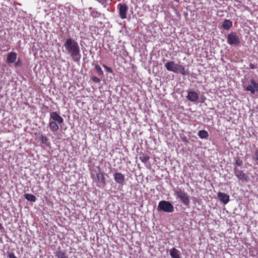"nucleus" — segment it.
<instances>
[{
  "label": "nucleus",
  "instance_id": "bb28decb",
  "mask_svg": "<svg viewBox=\"0 0 258 258\" xmlns=\"http://www.w3.org/2000/svg\"><path fill=\"white\" fill-rule=\"evenodd\" d=\"M22 64V63L21 62V61L20 60H18L17 61H16L15 63V67H18V66H21Z\"/></svg>",
  "mask_w": 258,
  "mask_h": 258
},
{
  "label": "nucleus",
  "instance_id": "c85d7f7f",
  "mask_svg": "<svg viewBox=\"0 0 258 258\" xmlns=\"http://www.w3.org/2000/svg\"><path fill=\"white\" fill-rule=\"evenodd\" d=\"M9 258H17L14 253H9Z\"/></svg>",
  "mask_w": 258,
  "mask_h": 258
},
{
  "label": "nucleus",
  "instance_id": "6ab92c4d",
  "mask_svg": "<svg viewBox=\"0 0 258 258\" xmlns=\"http://www.w3.org/2000/svg\"><path fill=\"white\" fill-rule=\"evenodd\" d=\"M24 197L28 201L35 202L36 201V197L30 194H25Z\"/></svg>",
  "mask_w": 258,
  "mask_h": 258
},
{
  "label": "nucleus",
  "instance_id": "7ed1b4c3",
  "mask_svg": "<svg viewBox=\"0 0 258 258\" xmlns=\"http://www.w3.org/2000/svg\"><path fill=\"white\" fill-rule=\"evenodd\" d=\"M227 42L230 45L238 46L240 44V38L236 32H231L227 35Z\"/></svg>",
  "mask_w": 258,
  "mask_h": 258
},
{
  "label": "nucleus",
  "instance_id": "39448f33",
  "mask_svg": "<svg viewBox=\"0 0 258 258\" xmlns=\"http://www.w3.org/2000/svg\"><path fill=\"white\" fill-rule=\"evenodd\" d=\"M244 86H245L244 90L250 92L252 94H255V92L258 93V83L253 79H250Z\"/></svg>",
  "mask_w": 258,
  "mask_h": 258
},
{
  "label": "nucleus",
  "instance_id": "1a4fd4ad",
  "mask_svg": "<svg viewBox=\"0 0 258 258\" xmlns=\"http://www.w3.org/2000/svg\"><path fill=\"white\" fill-rule=\"evenodd\" d=\"M234 172L235 175L239 180H247V176L243 171L239 170L237 167L234 168Z\"/></svg>",
  "mask_w": 258,
  "mask_h": 258
},
{
  "label": "nucleus",
  "instance_id": "9b49d317",
  "mask_svg": "<svg viewBox=\"0 0 258 258\" xmlns=\"http://www.w3.org/2000/svg\"><path fill=\"white\" fill-rule=\"evenodd\" d=\"M50 119L54 121L57 122L58 123H62L63 122V119L56 112H52L50 114Z\"/></svg>",
  "mask_w": 258,
  "mask_h": 258
},
{
  "label": "nucleus",
  "instance_id": "0eeeda50",
  "mask_svg": "<svg viewBox=\"0 0 258 258\" xmlns=\"http://www.w3.org/2000/svg\"><path fill=\"white\" fill-rule=\"evenodd\" d=\"M97 179V186L100 188H103L106 185L105 177L104 174L102 172H99L96 175Z\"/></svg>",
  "mask_w": 258,
  "mask_h": 258
},
{
  "label": "nucleus",
  "instance_id": "a211bd4d",
  "mask_svg": "<svg viewBox=\"0 0 258 258\" xmlns=\"http://www.w3.org/2000/svg\"><path fill=\"white\" fill-rule=\"evenodd\" d=\"M54 254L57 258H69L67 253L61 250L56 251Z\"/></svg>",
  "mask_w": 258,
  "mask_h": 258
},
{
  "label": "nucleus",
  "instance_id": "423d86ee",
  "mask_svg": "<svg viewBox=\"0 0 258 258\" xmlns=\"http://www.w3.org/2000/svg\"><path fill=\"white\" fill-rule=\"evenodd\" d=\"M117 9L118 10L119 16L122 19H124L126 18V13L128 11V7L124 4H119L117 5Z\"/></svg>",
  "mask_w": 258,
  "mask_h": 258
},
{
  "label": "nucleus",
  "instance_id": "9d476101",
  "mask_svg": "<svg viewBox=\"0 0 258 258\" xmlns=\"http://www.w3.org/2000/svg\"><path fill=\"white\" fill-rule=\"evenodd\" d=\"M177 64L175 63L174 61H171L167 62L165 64L166 69L169 71L173 72L174 73H177L176 68Z\"/></svg>",
  "mask_w": 258,
  "mask_h": 258
},
{
  "label": "nucleus",
  "instance_id": "7c9ffc66",
  "mask_svg": "<svg viewBox=\"0 0 258 258\" xmlns=\"http://www.w3.org/2000/svg\"><path fill=\"white\" fill-rule=\"evenodd\" d=\"M255 66L254 64H252V63H250L249 64V68L250 69H255Z\"/></svg>",
  "mask_w": 258,
  "mask_h": 258
},
{
  "label": "nucleus",
  "instance_id": "cd10ccee",
  "mask_svg": "<svg viewBox=\"0 0 258 258\" xmlns=\"http://www.w3.org/2000/svg\"><path fill=\"white\" fill-rule=\"evenodd\" d=\"M254 157L256 159V160L258 161V150H256V151L254 153Z\"/></svg>",
  "mask_w": 258,
  "mask_h": 258
},
{
  "label": "nucleus",
  "instance_id": "20e7f679",
  "mask_svg": "<svg viewBox=\"0 0 258 258\" xmlns=\"http://www.w3.org/2000/svg\"><path fill=\"white\" fill-rule=\"evenodd\" d=\"M174 209L172 204L168 201H161L158 204V210L167 213H172L174 211Z\"/></svg>",
  "mask_w": 258,
  "mask_h": 258
},
{
  "label": "nucleus",
  "instance_id": "f8f14e48",
  "mask_svg": "<svg viewBox=\"0 0 258 258\" xmlns=\"http://www.w3.org/2000/svg\"><path fill=\"white\" fill-rule=\"evenodd\" d=\"M169 254L172 258H181L180 251L175 247L169 250Z\"/></svg>",
  "mask_w": 258,
  "mask_h": 258
},
{
  "label": "nucleus",
  "instance_id": "4be33fe9",
  "mask_svg": "<svg viewBox=\"0 0 258 258\" xmlns=\"http://www.w3.org/2000/svg\"><path fill=\"white\" fill-rule=\"evenodd\" d=\"M95 69L98 74V75L99 76H103V72L102 70L101 67L98 64H95Z\"/></svg>",
  "mask_w": 258,
  "mask_h": 258
},
{
  "label": "nucleus",
  "instance_id": "ddd939ff",
  "mask_svg": "<svg viewBox=\"0 0 258 258\" xmlns=\"http://www.w3.org/2000/svg\"><path fill=\"white\" fill-rule=\"evenodd\" d=\"M187 99L191 102H196L199 99V95L196 92H188Z\"/></svg>",
  "mask_w": 258,
  "mask_h": 258
},
{
  "label": "nucleus",
  "instance_id": "c756f323",
  "mask_svg": "<svg viewBox=\"0 0 258 258\" xmlns=\"http://www.w3.org/2000/svg\"><path fill=\"white\" fill-rule=\"evenodd\" d=\"M48 141V139L46 137H42V142L44 143H45Z\"/></svg>",
  "mask_w": 258,
  "mask_h": 258
},
{
  "label": "nucleus",
  "instance_id": "412c9836",
  "mask_svg": "<svg viewBox=\"0 0 258 258\" xmlns=\"http://www.w3.org/2000/svg\"><path fill=\"white\" fill-rule=\"evenodd\" d=\"M176 68H177L176 70L177 71L176 73H179L182 74V75H186L185 68L182 65L177 64Z\"/></svg>",
  "mask_w": 258,
  "mask_h": 258
},
{
  "label": "nucleus",
  "instance_id": "f03ea898",
  "mask_svg": "<svg viewBox=\"0 0 258 258\" xmlns=\"http://www.w3.org/2000/svg\"><path fill=\"white\" fill-rule=\"evenodd\" d=\"M174 195L181 201L184 206H189L190 203L189 197L183 190L178 188L174 190Z\"/></svg>",
  "mask_w": 258,
  "mask_h": 258
},
{
  "label": "nucleus",
  "instance_id": "b1692460",
  "mask_svg": "<svg viewBox=\"0 0 258 258\" xmlns=\"http://www.w3.org/2000/svg\"><path fill=\"white\" fill-rule=\"evenodd\" d=\"M103 67L104 68V69H105V70L107 72L110 73H112V69L111 68H110L105 64H103Z\"/></svg>",
  "mask_w": 258,
  "mask_h": 258
},
{
  "label": "nucleus",
  "instance_id": "2f4dec72",
  "mask_svg": "<svg viewBox=\"0 0 258 258\" xmlns=\"http://www.w3.org/2000/svg\"><path fill=\"white\" fill-rule=\"evenodd\" d=\"M106 0H99L98 2L101 4H104L106 2Z\"/></svg>",
  "mask_w": 258,
  "mask_h": 258
},
{
  "label": "nucleus",
  "instance_id": "2eb2a0df",
  "mask_svg": "<svg viewBox=\"0 0 258 258\" xmlns=\"http://www.w3.org/2000/svg\"><path fill=\"white\" fill-rule=\"evenodd\" d=\"M17 58V53L14 52H11L8 54L7 61L9 63H12L15 61Z\"/></svg>",
  "mask_w": 258,
  "mask_h": 258
},
{
  "label": "nucleus",
  "instance_id": "f257e3e1",
  "mask_svg": "<svg viewBox=\"0 0 258 258\" xmlns=\"http://www.w3.org/2000/svg\"><path fill=\"white\" fill-rule=\"evenodd\" d=\"M63 51L69 55L72 60L79 62L81 58V50L78 43L74 39L69 38L64 42Z\"/></svg>",
  "mask_w": 258,
  "mask_h": 258
},
{
  "label": "nucleus",
  "instance_id": "aec40b11",
  "mask_svg": "<svg viewBox=\"0 0 258 258\" xmlns=\"http://www.w3.org/2000/svg\"><path fill=\"white\" fill-rule=\"evenodd\" d=\"M198 136L201 139H207L209 137L208 133L205 130H201L198 132Z\"/></svg>",
  "mask_w": 258,
  "mask_h": 258
},
{
  "label": "nucleus",
  "instance_id": "393cba45",
  "mask_svg": "<svg viewBox=\"0 0 258 258\" xmlns=\"http://www.w3.org/2000/svg\"><path fill=\"white\" fill-rule=\"evenodd\" d=\"M91 80L96 83H99L100 82V79L96 76L92 77Z\"/></svg>",
  "mask_w": 258,
  "mask_h": 258
},
{
  "label": "nucleus",
  "instance_id": "5701e85b",
  "mask_svg": "<svg viewBox=\"0 0 258 258\" xmlns=\"http://www.w3.org/2000/svg\"><path fill=\"white\" fill-rule=\"evenodd\" d=\"M140 160L143 163H146L150 159V157L148 155H142L140 157Z\"/></svg>",
  "mask_w": 258,
  "mask_h": 258
},
{
  "label": "nucleus",
  "instance_id": "a878e982",
  "mask_svg": "<svg viewBox=\"0 0 258 258\" xmlns=\"http://www.w3.org/2000/svg\"><path fill=\"white\" fill-rule=\"evenodd\" d=\"M243 164V162L241 160L238 159L235 161V164L237 166H241Z\"/></svg>",
  "mask_w": 258,
  "mask_h": 258
},
{
  "label": "nucleus",
  "instance_id": "4468645a",
  "mask_svg": "<svg viewBox=\"0 0 258 258\" xmlns=\"http://www.w3.org/2000/svg\"><path fill=\"white\" fill-rule=\"evenodd\" d=\"M218 197L220 200L224 204H226L229 201V196L226 194L219 192L218 193Z\"/></svg>",
  "mask_w": 258,
  "mask_h": 258
},
{
  "label": "nucleus",
  "instance_id": "f3484780",
  "mask_svg": "<svg viewBox=\"0 0 258 258\" xmlns=\"http://www.w3.org/2000/svg\"><path fill=\"white\" fill-rule=\"evenodd\" d=\"M49 125L51 131L52 132H56L59 130L58 125L56 122L54 121H50L49 123Z\"/></svg>",
  "mask_w": 258,
  "mask_h": 258
},
{
  "label": "nucleus",
  "instance_id": "6e6552de",
  "mask_svg": "<svg viewBox=\"0 0 258 258\" xmlns=\"http://www.w3.org/2000/svg\"><path fill=\"white\" fill-rule=\"evenodd\" d=\"M115 181L119 185H123L125 181L124 175L120 172H115L113 174Z\"/></svg>",
  "mask_w": 258,
  "mask_h": 258
},
{
  "label": "nucleus",
  "instance_id": "dca6fc26",
  "mask_svg": "<svg viewBox=\"0 0 258 258\" xmlns=\"http://www.w3.org/2000/svg\"><path fill=\"white\" fill-rule=\"evenodd\" d=\"M222 27L224 30H228L232 27V22L230 20L225 19L223 21Z\"/></svg>",
  "mask_w": 258,
  "mask_h": 258
}]
</instances>
